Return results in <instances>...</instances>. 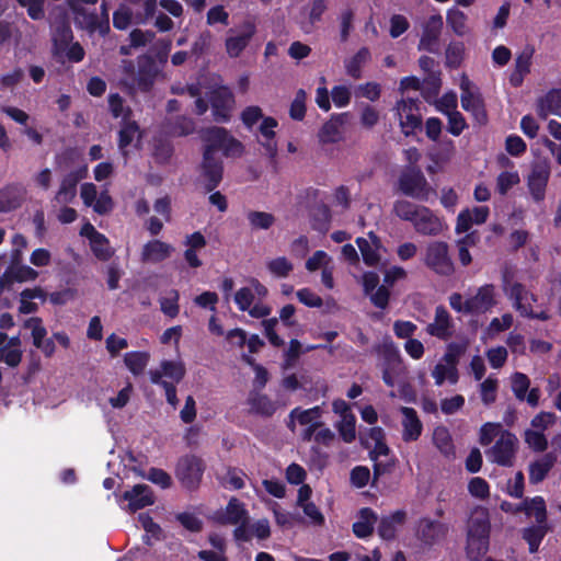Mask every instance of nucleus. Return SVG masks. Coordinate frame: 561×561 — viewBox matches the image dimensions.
I'll use <instances>...</instances> for the list:
<instances>
[{
    "mask_svg": "<svg viewBox=\"0 0 561 561\" xmlns=\"http://www.w3.org/2000/svg\"><path fill=\"white\" fill-rule=\"evenodd\" d=\"M121 68L123 75L122 83L129 90L137 89L142 93H148L152 90L159 73L154 58L146 54L137 57V69L135 62L130 59H123Z\"/></svg>",
    "mask_w": 561,
    "mask_h": 561,
    "instance_id": "obj_1",
    "label": "nucleus"
},
{
    "mask_svg": "<svg viewBox=\"0 0 561 561\" xmlns=\"http://www.w3.org/2000/svg\"><path fill=\"white\" fill-rule=\"evenodd\" d=\"M393 211L402 220L412 222L417 233L437 236L444 230V222L427 207L409 201H397Z\"/></svg>",
    "mask_w": 561,
    "mask_h": 561,
    "instance_id": "obj_2",
    "label": "nucleus"
},
{
    "mask_svg": "<svg viewBox=\"0 0 561 561\" xmlns=\"http://www.w3.org/2000/svg\"><path fill=\"white\" fill-rule=\"evenodd\" d=\"M490 520L485 508L472 511L467 529V554L472 561L479 560L489 548Z\"/></svg>",
    "mask_w": 561,
    "mask_h": 561,
    "instance_id": "obj_3",
    "label": "nucleus"
},
{
    "mask_svg": "<svg viewBox=\"0 0 561 561\" xmlns=\"http://www.w3.org/2000/svg\"><path fill=\"white\" fill-rule=\"evenodd\" d=\"M502 287L504 294L512 300L514 309L522 317L540 321H547L551 318L548 309H541L539 311L533 309V304L537 302L538 297L522 283L513 282L504 277Z\"/></svg>",
    "mask_w": 561,
    "mask_h": 561,
    "instance_id": "obj_4",
    "label": "nucleus"
},
{
    "mask_svg": "<svg viewBox=\"0 0 561 561\" xmlns=\"http://www.w3.org/2000/svg\"><path fill=\"white\" fill-rule=\"evenodd\" d=\"M236 101L232 91L220 78L213 76V121L226 123L230 119Z\"/></svg>",
    "mask_w": 561,
    "mask_h": 561,
    "instance_id": "obj_5",
    "label": "nucleus"
},
{
    "mask_svg": "<svg viewBox=\"0 0 561 561\" xmlns=\"http://www.w3.org/2000/svg\"><path fill=\"white\" fill-rule=\"evenodd\" d=\"M424 263L430 270L443 276L451 275L455 270L448 244L444 241H432L427 244Z\"/></svg>",
    "mask_w": 561,
    "mask_h": 561,
    "instance_id": "obj_6",
    "label": "nucleus"
},
{
    "mask_svg": "<svg viewBox=\"0 0 561 561\" xmlns=\"http://www.w3.org/2000/svg\"><path fill=\"white\" fill-rule=\"evenodd\" d=\"M203 473V460L194 455L183 456L176 463L175 476L187 490H195L199 485Z\"/></svg>",
    "mask_w": 561,
    "mask_h": 561,
    "instance_id": "obj_7",
    "label": "nucleus"
},
{
    "mask_svg": "<svg viewBox=\"0 0 561 561\" xmlns=\"http://www.w3.org/2000/svg\"><path fill=\"white\" fill-rule=\"evenodd\" d=\"M461 90V106L465 111L470 112L478 123H484L486 113L481 94L469 78L462 73L459 83Z\"/></svg>",
    "mask_w": 561,
    "mask_h": 561,
    "instance_id": "obj_8",
    "label": "nucleus"
},
{
    "mask_svg": "<svg viewBox=\"0 0 561 561\" xmlns=\"http://www.w3.org/2000/svg\"><path fill=\"white\" fill-rule=\"evenodd\" d=\"M256 33V24L252 20H245L236 28L230 30L225 42L226 53L231 58L239 57L249 46Z\"/></svg>",
    "mask_w": 561,
    "mask_h": 561,
    "instance_id": "obj_9",
    "label": "nucleus"
},
{
    "mask_svg": "<svg viewBox=\"0 0 561 561\" xmlns=\"http://www.w3.org/2000/svg\"><path fill=\"white\" fill-rule=\"evenodd\" d=\"M382 380L388 387H394L407 374V367L393 345L383 350L382 362L380 363Z\"/></svg>",
    "mask_w": 561,
    "mask_h": 561,
    "instance_id": "obj_10",
    "label": "nucleus"
},
{
    "mask_svg": "<svg viewBox=\"0 0 561 561\" xmlns=\"http://www.w3.org/2000/svg\"><path fill=\"white\" fill-rule=\"evenodd\" d=\"M550 172V164L547 161H539L531 165L526 178V183L528 192L535 203L545 201Z\"/></svg>",
    "mask_w": 561,
    "mask_h": 561,
    "instance_id": "obj_11",
    "label": "nucleus"
},
{
    "mask_svg": "<svg viewBox=\"0 0 561 561\" xmlns=\"http://www.w3.org/2000/svg\"><path fill=\"white\" fill-rule=\"evenodd\" d=\"M518 439L511 432L501 433L500 437L496 439L494 446L486 451V456L493 462H496L501 466H512L516 449H517Z\"/></svg>",
    "mask_w": 561,
    "mask_h": 561,
    "instance_id": "obj_12",
    "label": "nucleus"
},
{
    "mask_svg": "<svg viewBox=\"0 0 561 561\" xmlns=\"http://www.w3.org/2000/svg\"><path fill=\"white\" fill-rule=\"evenodd\" d=\"M271 536L270 522L266 518L257 519L253 523L250 516L241 525L237 526L233 530V538L237 542H249L253 538L257 540H265Z\"/></svg>",
    "mask_w": 561,
    "mask_h": 561,
    "instance_id": "obj_13",
    "label": "nucleus"
},
{
    "mask_svg": "<svg viewBox=\"0 0 561 561\" xmlns=\"http://www.w3.org/2000/svg\"><path fill=\"white\" fill-rule=\"evenodd\" d=\"M400 188L405 195L421 201H426L431 192L423 173L415 169L409 170L401 175Z\"/></svg>",
    "mask_w": 561,
    "mask_h": 561,
    "instance_id": "obj_14",
    "label": "nucleus"
},
{
    "mask_svg": "<svg viewBox=\"0 0 561 561\" xmlns=\"http://www.w3.org/2000/svg\"><path fill=\"white\" fill-rule=\"evenodd\" d=\"M448 530L447 524L425 517L417 522L415 535L423 545L433 546L444 540Z\"/></svg>",
    "mask_w": 561,
    "mask_h": 561,
    "instance_id": "obj_15",
    "label": "nucleus"
},
{
    "mask_svg": "<svg viewBox=\"0 0 561 561\" xmlns=\"http://www.w3.org/2000/svg\"><path fill=\"white\" fill-rule=\"evenodd\" d=\"M396 111L401 130L404 135L409 136L413 134L414 130L421 126V115L414 100H401L398 102Z\"/></svg>",
    "mask_w": 561,
    "mask_h": 561,
    "instance_id": "obj_16",
    "label": "nucleus"
},
{
    "mask_svg": "<svg viewBox=\"0 0 561 561\" xmlns=\"http://www.w3.org/2000/svg\"><path fill=\"white\" fill-rule=\"evenodd\" d=\"M221 151L224 156L239 158L244 152V146L227 129L213 127V151Z\"/></svg>",
    "mask_w": 561,
    "mask_h": 561,
    "instance_id": "obj_17",
    "label": "nucleus"
},
{
    "mask_svg": "<svg viewBox=\"0 0 561 561\" xmlns=\"http://www.w3.org/2000/svg\"><path fill=\"white\" fill-rule=\"evenodd\" d=\"M249 512L245 505L237 497H231L225 508L218 510L213 514V522L221 525L239 526L245 522Z\"/></svg>",
    "mask_w": 561,
    "mask_h": 561,
    "instance_id": "obj_18",
    "label": "nucleus"
},
{
    "mask_svg": "<svg viewBox=\"0 0 561 561\" xmlns=\"http://www.w3.org/2000/svg\"><path fill=\"white\" fill-rule=\"evenodd\" d=\"M87 176V168L70 171L61 179L58 191L55 195V201L58 204H70L77 196V186L82 179Z\"/></svg>",
    "mask_w": 561,
    "mask_h": 561,
    "instance_id": "obj_19",
    "label": "nucleus"
},
{
    "mask_svg": "<svg viewBox=\"0 0 561 561\" xmlns=\"http://www.w3.org/2000/svg\"><path fill=\"white\" fill-rule=\"evenodd\" d=\"M443 16L440 14L431 15L423 25V32L419 48L434 53L437 50V42L443 30Z\"/></svg>",
    "mask_w": 561,
    "mask_h": 561,
    "instance_id": "obj_20",
    "label": "nucleus"
},
{
    "mask_svg": "<svg viewBox=\"0 0 561 561\" xmlns=\"http://www.w3.org/2000/svg\"><path fill=\"white\" fill-rule=\"evenodd\" d=\"M122 497L128 502V508L133 513L153 505L156 502L153 491L147 484H135L130 490L125 491Z\"/></svg>",
    "mask_w": 561,
    "mask_h": 561,
    "instance_id": "obj_21",
    "label": "nucleus"
},
{
    "mask_svg": "<svg viewBox=\"0 0 561 561\" xmlns=\"http://www.w3.org/2000/svg\"><path fill=\"white\" fill-rule=\"evenodd\" d=\"M495 305V287L491 284L481 286L473 296L466 300L469 313L486 312Z\"/></svg>",
    "mask_w": 561,
    "mask_h": 561,
    "instance_id": "obj_22",
    "label": "nucleus"
},
{
    "mask_svg": "<svg viewBox=\"0 0 561 561\" xmlns=\"http://www.w3.org/2000/svg\"><path fill=\"white\" fill-rule=\"evenodd\" d=\"M323 411L317 405L310 409L295 408L288 415L287 426L291 432L296 431V424L300 426L321 425Z\"/></svg>",
    "mask_w": 561,
    "mask_h": 561,
    "instance_id": "obj_23",
    "label": "nucleus"
},
{
    "mask_svg": "<svg viewBox=\"0 0 561 561\" xmlns=\"http://www.w3.org/2000/svg\"><path fill=\"white\" fill-rule=\"evenodd\" d=\"M427 334L435 336L439 340H447L453 335L454 323L448 311L438 306L435 309L434 321L426 327Z\"/></svg>",
    "mask_w": 561,
    "mask_h": 561,
    "instance_id": "obj_24",
    "label": "nucleus"
},
{
    "mask_svg": "<svg viewBox=\"0 0 561 561\" xmlns=\"http://www.w3.org/2000/svg\"><path fill=\"white\" fill-rule=\"evenodd\" d=\"M278 123L273 117H264L260 124L257 137L259 144L264 148L265 154L274 159L277 156V141L275 140V128Z\"/></svg>",
    "mask_w": 561,
    "mask_h": 561,
    "instance_id": "obj_25",
    "label": "nucleus"
},
{
    "mask_svg": "<svg viewBox=\"0 0 561 561\" xmlns=\"http://www.w3.org/2000/svg\"><path fill=\"white\" fill-rule=\"evenodd\" d=\"M201 139L203 141V162L201 165L202 174L197 180V187L202 193H210V128L206 127L201 130Z\"/></svg>",
    "mask_w": 561,
    "mask_h": 561,
    "instance_id": "obj_26",
    "label": "nucleus"
},
{
    "mask_svg": "<svg viewBox=\"0 0 561 561\" xmlns=\"http://www.w3.org/2000/svg\"><path fill=\"white\" fill-rule=\"evenodd\" d=\"M490 214L488 206H476L467 208L459 213L456 224V232H467L472 225H482L486 221Z\"/></svg>",
    "mask_w": 561,
    "mask_h": 561,
    "instance_id": "obj_27",
    "label": "nucleus"
},
{
    "mask_svg": "<svg viewBox=\"0 0 561 561\" xmlns=\"http://www.w3.org/2000/svg\"><path fill=\"white\" fill-rule=\"evenodd\" d=\"M400 412L402 414V439L404 442L416 440L421 436L423 430V424L419 419L416 411L413 408L402 407Z\"/></svg>",
    "mask_w": 561,
    "mask_h": 561,
    "instance_id": "obj_28",
    "label": "nucleus"
},
{
    "mask_svg": "<svg viewBox=\"0 0 561 561\" xmlns=\"http://www.w3.org/2000/svg\"><path fill=\"white\" fill-rule=\"evenodd\" d=\"M26 191L21 184H8L0 190V213H8L19 208Z\"/></svg>",
    "mask_w": 561,
    "mask_h": 561,
    "instance_id": "obj_29",
    "label": "nucleus"
},
{
    "mask_svg": "<svg viewBox=\"0 0 561 561\" xmlns=\"http://www.w3.org/2000/svg\"><path fill=\"white\" fill-rule=\"evenodd\" d=\"M356 243L367 265L374 266L380 261L382 244L374 232H369L367 238H357Z\"/></svg>",
    "mask_w": 561,
    "mask_h": 561,
    "instance_id": "obj_30",
    "label": "nucleus"
},
{
    "mask_svg": "<svg viewBox=\"0 0 561 561\" xmlns=\"http://www.w3.org/2000/svg\"><path fill=\"white\" fill-rule=\"evenodd\" d=\"M534 54V47L527 46L516 56L515 67L510 77L513 87H520L525 77L530 72Z\"/></svg>",
    "mask_w": 561,
    "mask_h": 561,
    "instance_id": "obj_31",
    "label": "nucleus"
},
{
    "mask_svg": "<svg viewBox=\"0 0 561 561\" xmlns=\"http://www.w3.org/2000/svg\"><path fill=\"white\" fill-rule=\"evenodd\" d=\"M173 94H185L187 93L191 98L194 99V108L193 112L196 115H203L208 110V102L210 98L208 96L209 92L205 91L203 93L202 87L199 83H192L185 87H175L171 88Z\"/></svg>",
    "mask_w": 561,
    "mask_h": 561,
    "instance_id": "obj_32",
    "label": "nucleus"
},
{
    "mask_svg": "<svg viewBox=\"0 0 561 561\" xmlns=\"http://www.w3.org/2000/svg\"><path fill=\"white\" fill-rule=\"evenodd\" d=\"M327 9V0H312L306 8V14L299 22L301 31L305 34L312 33Z\"/></svg>",
    "mask_w": 561,
    "mask_h": 561,
    "instance_id": "obj_33",
    "label": "nucleus"
},
{
    "mask_svg": "<svg viewBox=\"0 0 561 561\" xmlns=\"http://www.w3.org/2000/svg\"><path fill=\"white\" fill-rule=\"evenodd\" d=\"M405 519L407 513L402 510H398L388 516H383L378 526V535L385 540L394 539L399 528L405 523Z\"/></svg>",
    "mask_w": 561,
    "mask_h": 561,
    "instance_id": "obj_34",
    "label": "nucleus"
},
{
    "mask_svg": "<svg viewBox=\"0 0 561 561\" xmlns=\"http://www.w3.org/2000/svg\"><path fill=\"white\" fill-rule=\"evenodd\" d=\"M173 251L172 245L154 239L151 241H148L141 252V260L144 262H152V263H160L168 259Z\"/></svg>",
    "mask_w": 561,
    "mask_h": 561,
    "instance_id": "obj_35",
    "label": "nucleus"
},
{
    "mask_svg": "<svg viewBox=\"0 0 561 561\" xmlns=\"http://www.w3.org/2000/svg\"><path fill=\"white\" fill-rule=\"evenodd\" d=\"M505 165L511 167L508 170L502 171L496 176L495 188L501 196H505L514 186L520 182V176L517 170L514 169L513 163L503 157Z\"/></svg>",
    "mask_w": 561,
    "mask_h": 561,
    "instance_id": "obj_36",
    "label": "nucleus"
},
{
    "mask_svg": "<svg viewBox=\"0 0 561 561\" xmlns=\"http://www.w3.org/2000/svg\"><path fill=\"white\" fill-rule=\"evenodd\" d=\"M371 59L369 48L362 47L353 56L344 60V68L347 76L353 79L362 78V70L366 64Z\"/></svg>",
    "mask_w": 561,
    "mask_h": 561,
    "instance_id": "obj_37",
    "label": "nucleus"
},
{
    "mask_svg": "<svg viewBox=\"0 0 561 561\" xmlns=\"http://www.w3.org/2000/svg\"><path fill=\"white\" fill-rule=\"evenodd\" d=\"M446 23L457 36L471 34L468 15L457 8H450L446 13Z\"/></svg>",
    "mask_w": 561,
    "mask_h": 561,
    "instance_id": "obj_38",
    "label": "nucleus"
},
{
    "mask_svg": "<svg viewBox=\"0 0 561 561\" xmlns=\"http://www.w3.org/2000/svg\"><path fill=\"white\" fill-rule=\"evenodd\" d=\"M557 457L552 453H548L530 463L529 466V481L530 483L541 482L551 468L554 466Z\"/></svg>",
    "mask_w": 561,
    "mask_h": 561,
    "instance_id": "obj_39",
    "label": "nucleus"
},
{
    "mask_svg": "<svg viewBox=\"0 0 561 561\" xmlns=\"http://www.w3.org/2000/svg\"><path fill=\"white\" fill-rule=\"evenodd\" d=\"M73 39V33L69 24L61 23L57 25L53 33V55L60 56L66 51Z\"/></svg>",
    "mask_w": 561,
    "mask_h": 561,
    "instance_id": "obj_40",
    "label": "nucleus"
},
{
    "mask_svg": "<svg viewBox=\"0 0 561 561\" xmlns=\"http://www.w3.org/2000/svg\"><path fill=\"white\" fill-rule=\"evenodd\" d=\"M377 516L373 510L365 507L359 511L358 520L353 524V531L358 538L369 537L373 533Z\"/></svg>",
    "mask_w": 561,
    "mask_h": 561,
    "instance_id": "obj_41",
    "label": "nucleus"
},
{
    "mask_svg": "<svg viewBox=\"0 0 561 561\" xmlns=\"http://www.w3.org/2000/svg\"><path fill=\"white\" fill-rule=\"evenodd\" d=\"M538 114L542 118L550 114L561 117V90H552L539 101Z\"/></svg>",
    "mask_w": 561,
    "mask_h": 561,
    "instance_id": "obj_42",
    "label": "nucleus"
},
{
    "mask_svg": "<svg viewBox=\"0 0 561 561\" xmlns=\"http://www.w3.org/2000/svg\"><path fill=\"white\" fill-rule=\"evenodd\" d=\"M432 377L436 386H442L445 381L455 385L458 381L457 365L444 362L442 358L432 370Z\"/></svg>",
    "mask_w": 561,
    "mask_h": 561,
    "instance_id": "obj_43",
    "label": "nucleus"
},
{
    "mask_svg": "<svg viewBox=\"0 0 561 561\" xmlns=\"http://www.w3.org/2000/svg\"><path fill=\"white\" fill-rule=\"evenodd\" d=\"M523 510L528 516H534L537 524H547V508L546 502L542 496H535L526 499L518 507L517 511Z\"/></svg>",
    "mask_w": 561,
    "mask_h": 561,
    "instance_id": "obj_44",
    "label": "nucleus"
},
{
    "mask_svg": "<svg viewBox=\"0 0 561 561\" xmlns=\"http://www.w3.org/2000/svg\"><path fill=\"white\" fill-rule=\"evenodd\" d=\"M150 360L148 352L131 351L124 355V363L134 376L141 375Z\"/></svg>",
    "mask_w": 561,
    "mask_h": 561,
    "instance_id": "obj_45",
    "label": "nucleus"
},
{
    "mask_svg": "<svg viewBox=\"0 0 561 561\" xmlns=\"http://www.w3.org/2000/svg\"><path fill=\"white\" fill-rule=\"evenodd\" d=\"M548 529L549 528L547 524L538 523L537 525L526 527L523 530V538L527 541L529 551L531 553L538 551L543 537L548 533Z\"/></svg>",
    "mask_w": 561,
    "mask_h": 561,
    "instance_id": "obj_46",
    "label": "nucleus"
},
{
    "mask_svg": "<svg viewBox=\"0 0 561 561\" xmlns=\"http://www.w3.org/2000/svg\"><path fill=\"white\" fill-rule=\"evenodd\" d=\"M340 437L347 444L353 443L356 438V417L353 413L342 415L335 423Z\"/></svg>",
    "mask_w": 561,
    "mask_h": 561,
    "instance_id": "obj_47",
    "label": "nucleus"
},
{
    "mask_svg": "<svg viewBox=\"0 0 561 561\" xmlns=\"http://www.w3.org/2000/svg\"><path fill=\"white\" fill-rule=\"evenodd\" d=\"M433 443L437 449L445 456L454 454V444L449 431L444 426H438L433 432Z\"/></svg>",
    "mask_w": 561,
    "mask_h": 561,
    "instance_id": "obj_48",
    "label": "nucleus"
},
{
    "mask_svg": "<svg viewBox=\"0 0 561 561\" xmlns=\"http://www.w3.org/2000/svg\"><path fill=\"white\" fill-rule=\"evenodd\" d=\"M139 134V125L135 121H123L122 127L118 131V148L124 151L134 140L135 136Z\"/></svg>",
    "mask_w": 561,
    "mask_h": 561,
    "instance_id": "obj_49",
    "label": "nucleus"
},
{
    "mask_svg": "<svg viewBox=\"0 0 561 561\" xmlns=\"http://www.w3.org/2000/svg\"><path fill=\"white\" fill-rule=\"evenodd\" d=\"M249 403L253 412L264 416H271L277 408L270 398L263 394H252Z\"/></svg>",
    "mask_w": 561,
    "mask_h": 561,
    "instance_id": "obj_50",
    "label": "nucleus"
},
{
    "mask_svg": "<svg viewBox=\"0 0 561 561\" xmlns=\"http://www.w3.org/2000/svg\"><path fill=\"white\" fill-rule=\"evenodd\" d=\"M179 299L180 294L176 289H171L167 296L160 298V309L164 316L171 319L178 317L180 312Z\"/></svg>",
    "mask_w": 561,
    "mask_h": 561,
    "instance_id": "obj_51",
    "label": "nucleus"
},
{
    "mask_svg": "<svg viewBox=\"0 0 561 561\" xmlns=\"http://www.w3.org/2000/svg\"><path fill=\"white\" fill-rule=\"evenodd\" d=\"M247 219L252 229L259 230H267L270 229L274 222L275 217L266 211H255L251 210L247 214Z\"/></svg>",
    "mask_w": 561,
    "mask_h": 561,
    "instance_id": "obj_52",
    "label": "nucleus"
},
{
    "mask_svg": "<svg viewBox=\"0 0 561 561\" xmlns=\"http://www.w3.org/2000/svg\"><path fill=\"white\" fill-rule=\"evenodd\" d=\"M389 454V448L385 440L377 442L374 444L370 450V458L375 462V474H381L388 470L389 463L380 460L381 457H386Z\"/></svg>",
    "mask_w": 561,
    "mask_h": 561,
    "instance_id": "obj_53",
    "label": "nucleus"
},
{
    "mask_svg": "<svg viewBox=\"0 0 561 561\" xmlns=\"http://www.w3.org/2000/svg\"><path fill=\"white\" fill-rule=\"evenodd\" d=\"M355 19V12L352 8L343 9L339 14V25H340V39L345 43L348 41L350 35L353 31V22Z\"/></svg>",
    "mask_w": 561,
    "mask_h": 561,
    "instance_id": "obj_54",
    "label": "nucleus"
},
{
    "mask_svg": "<svg viewBox=\"0 0 561 561\" xmlns=\"http://www.w3.org/2000/svg\"><path fill=\"white\" fill-rule=\"evenodd\" d=\"M138 474L159 485L161 489H169L172 485L171 476L160 468L152 467L149 469L147 474L142 471H138Z\"/></svg>",
    "mask_w": 561,
    "mask_h": 561,
    "instance_id": "obj_55",
    "label": "nucleus"
},
{
    "mask_svg": "<svg viewBox=\"0 0 561 561\" xmlns=\"http://www.w3.org/2000/svg\"><path fill=\"white\" fill-rule=\"evenodd\" d=\"M91 249L93 254L102 261H107L112 256L108 248V240L101 232H95V237L91 238Z\"/></svg>",
    "mask_w": 561,
    "mask_h": 561,
    "instance_id": "obj_56",
    "label": "nucleus"
},
{
    "mask_svg": "<svg viewBox=\"0 0 561 561\" xmlns=\"http://www.w3.org/2000/svg\"><path fill=\"white\" fill-rule=\"evenodd\" d=\"M455 154V146L453 140H445L440 144L439 149L431 154L432 161L437 167L448 163Z\"/></svg>",
    "mask_w": 561,
    "mask_h": 561,
    "instance_id": "obj_57",
    "label": "nucleus"
},
{
    "mask_svg": "<svg viewBox=\"0 0 561 561\" xmlns=\"http://www.w3.org/2000/svg\"><path fill=\"white\" fill-rule=\"evenodd\" d=\"M24 328L32 330L33 345L41 346V342L45 340L47 335L43 320L39 317H32L24 321Z\"/></svg>",
    "mask_w": 561,
    "mask_h": 561,
    "instance_id": "obj_58",
    "label": "nucleus"
},
{
    "mask_svg": "<svg viewBox=\"0 0 561 561\" xmlns=\"http://www.w3.org/2000/svg\"><path fill=\"white\" fill-rule=\"evenodd\" d=\"M341 138L340 124L336 121L327 122L319 131V140L322 144H333Z\"/></svg>",
    "mask_w": 561,
    "mask_h": 561,
    "instance_id": "obj_59",
    "label": "nucleus"
},
{
    "mask_svg": "<svg viewBox=\"0 0 561 561\" xmlns=\"http://www.w3.org/2000/svg\"><path fill=\"white\" fill-rule=\"evenodd\" d=\"M195 129V123L186 116H178L170 126V134L182 137L192 134Z\"/></svg>",
    "mask_w": 561,
    "mask_h": 561,
    "instance_id": "obj_60",
    "label": "nucleus"
},
{
    "mask_svg": "<svg viewBox=\"0 0 561 561\" xmlns=\"http://www.w3.org/2000/svg\"><path fill=\"white\" fill-rule=\"evenodd\" d=\"M525 443L535 451H543L548 446L545 433L527 428L524 433Z\"/></svg>",
    "mask_w": 561,
    "mask_h": 561,
    "instance_id": "obj_61",
    "label": "nucleus"
},
{
    "mask_svg": "<svg viewBox=\"0 0 561 561\" xmlns=\"http://www.w3.org/2000/svg\"><path fill=\"white\" fill-rule=\"evenodd\" d=\"M465 55V46L462 43H450L446 48V65L450 68L460 66Z\"/></svg>",
    "mask_w": 561,
    "mask_h": 561,
    "instance_id": "obj_62",
    "label": "nucleus"
},
{
    "mask_svg": "<svg viewBox=\"0 0 561 561\" xmlns=\"http://www.w3.org/2000/svg\"><path fill=\"white\" fill-rule=\"evenodd\" d=\"M266 266L271 274L279 278L288 276L293 271V264L285 256L268 261Z\"/></svg>",
    "mask_w": 561,
    "mask_h": 561,
    "instance_id": "obj_63",
    "label": "nucleus"
},
{
    "mask_svg": "<svg viewBox=\"0 0 561 561\" xmlns=\"http://www.w3.org/2000/svg\"><path fill=\"white\" fill-rule=\"evenodd\" d=\"M480 396L484 404L489 405L496 399L497 392V379L489 376L484 381L480 383Z\"/></svg>",
    "mask_w": 561,
    "mask_h": 561,
    "instance_id": "obj_64",
    "label": "nucleus"
}]
</instances>
